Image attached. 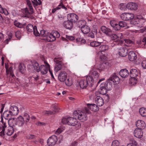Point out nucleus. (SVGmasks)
<instances>
[{
	"label": "nucleus",
	"mask_w": 146,
	"mask_h": 146,
	"mask_svg": "<svg viewBox=\"0 0 146 146\" xmlns=\"http://www.w3.org/2000/svg\"><path fill=\"white\" fill-rule=\"evenodd\" d=\"M73 116L76 118H77L82 122L85 121L87 119L86 113L80 110L75 111L73 113Z\"/></svg>",
	"instance_id": "nucleus-2"
},
{
	"label": "nucleus",
	"mask_w": 146,
	"mask_h": 146,
	"mask_svg": "<svg viewBox=\"0 0 146 146\" xmlns=\"http://www.w3.org/2000/svg\"><path fill=\"white\" fill-rule=\"evenodd\" d=\"M15 131L14 128L11 127H8L5 131L6 133L8 135L11 136L12 135Z\"/></svg>",
	"instance_id": "nucleus-34"
},
{
	"label": "nucleus",
	"mask_w": 146,
	"mask_h": 146,
	"mask_svg": "<svg viewBox=\"0 0 146 146\" xmlns=\"http://www.w3.org/2000/svg\"><path fill=\"white\" fill-rule=\"evenodd\" d=\"M134 16V15L132 13H125L121 15V18L123 20L128 21L133 19Z\"/></svg>",
	"instance_id": "nucleus-9"
},
{
	"label": "nucleus",
	"mask_w": 146,
	"mask_h": 146,
	"mask_svg": "<svg viewBox=\"0 0 146 146\" xmlns=\"http://www.w3.org/2000/svg\"><path fill=\"white\" fill-rule=\"evenodd\" d=\"M137 18L138 19H139V22L140 23H142V22L144 23L145 22V21L144 20V18L138 15Z\"/></svg>",
	"instance_id": "nucleus-59"
},
{
	"label": "nucleus",
	"mask_w": 146,
	"mask_h": 146,
	"mask_svg": "<svg viewBox=\"0 0 146 146\" xmlns=\"http://www.w3.org/2000/svg\"><path fill=\"white\" fill-rule=\"evenodd\" d=\"M86 24V21L84 20H81L78 21L77 23V25L79 27H83Z\"/></svg>",
	"instance_id": "nucleus-40"
},
{
	"label": "nucleus",
	"mask_w": 146,
	"mask_h": 146,
	"mask_svg": "<svg viewBox=\"0 0 146 146\" xmlns=\"http://www.w3.org/2000/svg\"><path fill=\"white\" fill-rule=\"evenodd\" d=\"M118 23L121 28V27H125L127 26L126 23L125 22L123 21H119Z\"/></svg>",
	"instance_id": "nucleus-55"
},
{
	"label": "nucleus",
	"mask_w": 146,
	"mask_h": 146,
	"mask_svg": "<svg viewBox=\"0 0 146 146\" xmlns=\"http://www.w3.org/2000/svg\"><path fill=\"white\" fill-rule=\"evenodd\" d=\"M13 35L12 33H10L8 35V38L4 41V43L5 44H7L8 43L9 41H10L12 38Z\"/></svg>",
	"instance_id": "nucleus-48"
},
{
	"label": "nucleus",
	"mask_w": 146,
	"mask_h": 146,
	"mask_svg": "<svg viewBox=\"0 0 146 146\" xmlns=\"http://www.w3.org/2000/svg\"><path fill=\"white\" fill-rule=\"evenodd\" d=\"M16 125L19 127H22L25 124V122L24 120L23 117L20 115L16 119Z\"/></svg>",
	"instance_id": "nucleus-14"
},
{
	"label": "nucleus",
	"mask_w": 146,
	"mask_h": 146,
	"mask_svg": "<svg viewBox=\"0 0 146 146\" xmlns=\"http://www.w3.org/2000/svg\"><path fill=\"white\" fill-rule=\"evenodd\" d=\"M67 18L68 20L73 23L76 22L78 19V16L74 13L68 14Z\"/></svg>",
	"instance_id": "nucleus-11"
},
{
	"label": "nucleus",
	"mask_w": 146,
	"mask_h": 146,
	"mask_svg": "<svg viewBox=\"0 0 146 146\" xmlns=\"http://www.w3.org/2000/svg\"><path fill=\"white\" fill-rule=\"evenodd\" d=\"M98 70L96 68V66L95 65L93 67L92 70L90 71V74L91 75V76L94 77L95 80H97L99 78L100 76V74L97 70Z\"/></svg>",
	"instance_id": "nucleus-6"
},
{
	"label": "nucleus",
	"mask_w": 146,
	"mask_h": 146,
	"mask_svg": "<svg viewBox=\"0 0 146 146\" xmlns=\"http://www.w3.org/2000/svg\"><path fill=\"white\" fill-rule=\"evenodd\" d=\"M16 120H15L14 118L13 119L11 118L9 119L8 121V123L9 127H14L15 125H16Z\"/></svg>",
	"instance_id": "nucleus-39"
},
{
	"label": "nucleus",
	"mask_w": 146,
	"mask_h": 146,
	"mask_svg": "<svg viewBox=\"0 0 146 146\" xmlns=\"http://www.w3.org/2000/svg\"><path fill=\"white\" fill-rule=\"evenodd\" d=\"M112 146H119L120 143L117 140H115L113 141L112 143Z\"/></svg>",
	"instance_id": "nucleus-54"
},
{
	"label": "nucleus",
	"mask_w": 146,
	"mask_h": 146,
	"mask_svg": "<svg viewBox=\"0 0 146 146\" xmlns=\"http://www.w3.org/2000/svg\"><path fill=\"white\" fill-rule=\"evenodd\" d=\"M112 40H116L118 38V37L117 35L114 33L113 32L109 36Z\"/></svg>",
	"instance_id": "nucleus-52"
},
{
	"label": "nucleus",
	"mask_w": 146,
	"mask_h": 146,
	"mask_svg": "<svg viewBox=\"0 0 146 146\" xmlns=\"http://www.w3.org/2000/svg\"><path fill=\"white\" fill-rule=\"evenodd\" d=\"M87 35L89 37H90L92 38H94V33L92 32H89Z\"/></svg>",
	"instance_id": "nucleus-64"
},
{
	"label": "nucleus",
	"mask_w": 146,
	"mask_h": 146,
	"mask_svg": "<svg viewBox=\"0 0 146 146\" xmlns=\"http://www.w3.org/2000/svg\"><path fill=\"white\" fill-rule=\"evenodd\" d=\"M126 8L131 10H135L137 9L138 6L135 3L129 2L126 5Z\"/></svg>",
	"instance_id": "nucleus-17"
},
{
	"label": "nucleus",
	"mask_w": 146,
	"mask_h": 146,
	"mask_svg": "<svg viewBox=\"0 0 146 146\" xmlns=\"http://www.w3.org/2000/svg\"><path fill=\"white\" fill-rule=\"evenodd\" d=\"M12 68H11V67L9 68V70H7V69H6V72L7 74L8 73H10L11 74V75L12 76V77H13L15 76L14 74L12 73Z\"/></svg>",
	"instance_id": "nucleus-62"
},
{
	"label": "nucleus",
	"mask_w": 146,
	"mask_h": 146,
	"mask_svg": "<svg viewBox=\"0 0 146 146\" xmlns=\"http://www.w3.org/2000/svg\"><path fill=\"white\" fill-rule=\"evenodd\" d=\"M47 33V31L44 30H42L40 31V35L41 36L43 37V38H41L42 40H44V38L45 36L47 37V36L46 35V34Z\"/></svg>",
	"instance_id": "nucleus-47"
},
{
	"label": "nucleus",
	"mask_w": 146,
	"mask_h": 146,
	"mask_svg": "<svg viewBox=\"0 0 146 146\" xmlns=\"http://www.w3.org/2000/svg\"><path fill=\"white\" fill-rule=\"evenodd\" d=\"M138 72L137 70L135 69H131L130 72L129 74L131 77H137L138 75Z\"/></svg>",
	"instance_id": "nucleus-35"
},
{
	"label": "nucleus",
	"mask_w": 146,
	"mask_h": 146,
	"mask_svg": "<svg viewBox=\"0 0 146 146\" xmlns=\"http://www.w3.org/2000/svg\"><path fill=\"white\" fill-rule=\"evenodd\" d=\"M69 117L66 118H64L62 120V123L64 124H68V121L69 120Z\"/></svg>",
	"instance_id": "nucleus-57"
},
{
	"label": "nucleus",
	"mask_w": 146,
	"mask_h": 146,
	"mask_svg": "<svg viewBox=\"0 0 146 146\" xmlns=\"http://www.w3.org/2000/svg\"><path fill=\"white\" fill-rule=\"evenodd\" d=\"M26 29L29 32H32L34 29V27L31 24H29L27 26Z\"/></svg>",
	"instance_id": "nucleus-44"
},
{
	"label": "nucleus",
	"mask_w": 146,
	"mask_h": 146,
	"mask_svg": "<svg viewBox=\"0 0 146 146\" xmlns=\"http://www.w3.org/2000/svg\"><path fill=\"white\" fill-rule=\"evenodd\" d=\"M136 125L137 127V128L140 129H143L145 127V123L143 121L141 120H139L137 121Z\"/></svg>",
	"instance_id": "nucleus-18"
},
{
	"label": "nucleus",
	"mask_w": 146,
	"mask_h": 146,
	"mask_svg": "<svg viewBox=\"0 0 146 146\" xmlns=\"http://www.w3.org/2000/svg\"><path fill=\"white\" fill-rule=\"evenodd\" d=\"M63 25L65 27L68 29H71L73 27V23L68 20L64 21Z\"/></svg>",
	"instance_id": "nucleus-32"
},
{
	"label": "nucleus",
	"mask_w": 146,
	"mask_h": 146,
	"mask_svg": "<svg viewBox=\"0 0 146 146\" xmlns=\"http://www.w3.org/2000/svg\"><path fill=\"white\" fill-rule=\"evenodd\" d=\"M125 42L127 44L129 45H132L135 43V41L134 40H131L130 39H127L125 40Z\"/></svg>",
	"instance_id": "nucleus-51"
},
{
	"label": "nucleus",
	"mask_w": 146,
	"mask_h": 146,
	"mask_svg": "<svg viewBox=\"0 0 146 146\" xmlns=\"http://www.w3.org/2000/svg\"><path fill=\"white\" fill-rule=\"evenodd\" d=\"M80 29L82 32L84 34H88L90 32V27L86 25L83 27H81Z\"/></svg>",
	"instance_id": "nucleus-33"
},
{
	"label": "nucleus",
	"mask_w": 146,
	"mask_h": 146,
	"mask_svg": "<svg viewBox=\"0 0 146 146\" xmlns=\"http://www.w3.org/2000/svg\"><path fill=\"white\" fill-rule=\"evenodd\" d=\"M101 31L107 36H109L113 31L110 28H107L105 26H102L101 28Z\"/></svg>",
	"instance_id": "nucleus-13"
},
{
	"label": "nucleus",
	"mask_w": 146,
	"mask_h": 146,
	"mask_svg": "<svg viewBox=\"0 0 146 146\" xmlns=\"http://www.w3.org/2000/svg\"><path fill=\"white\" fill-rule=\"evenodd\" d=\"M23 118L25 122V124L27 125L29 121L30 120V117L29 115L27 113H24Z\"/></svg>",
	"instance_id": "nucleus-38"
},
{
	"label": "nucleus",
	"mask_w": 146,
	"mask_h": 146,
	"mask_svg": "<svg viewBox=\"0 0 146 146\" xmlns=\"http://www.w3.org/2000/svg\"><path fill=\"white\" fill-rule=\"evenodd\" d=\"M19 71L22 74H24L25 72V67L23 63H20L19 66Z\"/></svg>",
	"instance_id": "nucleus-37"
},
{
	"label": "nucleus",
	"mask_w": 146,
	"mask_h": 146,
	"mask_svg": "<svg viewBox=\"0 0 146 146\" xmlns=\"http://www.w3.org/2000/svg\"><path fill=\"white\" fill-rule=\"evenodd\" d=\"M120 76L123 78L127 77L129 75L128 71L126 69H123L120 70L119 72Z\"/></svg>",
	"instance_id": "nucleus-30"
},
{
	"label": "nucleus",
	"mask_w": 146,
	"mask_h": 146,
	"mask_svg": "<svg viewBox=\"0 0 146 146\" xmlns=\"http://www.w3.org/2000/svg\"><path fill=\"white\" fill-rule=\"evenodd\" d=\"M9 110L5 111L3 112L2 117L3 116L6 119H11L12 116H13Z\"/></svg>",
	"instance_id": "nucleus-25"
},
{
	"label": "nucleus",
	"mask_w": 146,
	"mask_h": 146,
	"mask_svg": "<svg viewBox=\"0 0 146 146\" xmlns=\"http://www.w3.org/2000/svg\"><path fill=\"white\" fill-rule=\"evenodd\" d=\"M43 113L44 114H47L48 115H51L55 114L54 111H44L43 112Z\"/></svg>",
	"instance_id": "nucleus-56"
},
{
	"label": "nucleus",
	"mask_w": 146,
	"mask_h": 146,
	"mask_svg": "<svg viewBox=\"0 0 146 146\" xmlns=\"http://www.w3.org/2000/svg\"><path fill=\"white\" fill-rule=\"evenodd\" d=\"M32 1L34 6L40 5V2H38L37 0H33V1Z\"/></svg>",
	"instance_id": "nucleus-61"
},
{
	"label": "nucleus",
	"mask_w": 146,
	"mask_h": 146,
	"mask_svg": "<svg viewBox=\"0 0 146 146\" xmlns=\"http://www.w3.org/2000/svg\"><path fill=\"white\" fill-rule=\"evenodd\" d=\"M139 112L142 116L146 117V108H140L139 110Z\"/></svg>",
	"instance_id": "nucleus-42"
},
{
	"label": "nucleus",
	"mask_w": 146,
	"mask_h": 146,
	"mask_svg": "<svg viewBox=\"0 0 146 146\" xmlns=\"http://www.w3.org/2000/svg\"><path fill=\"white\" fill-rule=\"evenodd\" d=\"M27 4L29 7V10L27 8H26L23 9V12L25 15V17L31 19H33L34 17L32 14L34 13V11L31 4L29 0L27 1Z\"/></svg>",
	"instance_id": "nucleus-1"
},
{
	"label": "nucleus",
	"mask_w": 146,
	"mask_h": 146,
	"mask_svg": "<svg viewBox=\"0 0 146 146\" xmlns=\"http://www.w3.org/2000/svg\"><path fill=\"white\" fill-rule=\"evenodd\" d=\"M57 141V137L55 135H54L48 139L47 143L49 146H53L55 145Z\"/></svg>",
	"instance_id": "nucleus-8"
},
{
	"label": "nucleus",
	"mask_w": 146,
	"mask_h": 146,
	"mask_svg": "<svg viewBox=\"0 0 146 146\" xmlns=\"http://www.w3.org/2000/svg\"><path fill=\"white\" fill-rule=\"evenodd\" d=\"M65 83L66 85L68 86H71L73 84V82L71 78H68L66 81Z\"/></svg>",
	"instance_id": "nucleus-50"
},
{
	"label": "nucleus",
	"mask_w": 146,
	"mask_h": 146,
	"mask_svg": "<svg viewBox=\"0 0 146 146\" xmlns=\"http://www.w3.org/2000/svg\"><path fill=\"white\" fill-rule=\"evenodd\" d=\"M52 108L54 109V110L53 111H54V113L58 111V108L56 106V105L54 104H52Z\"/></svg>",
	"instance_id": "nucleus-58"
},
{
	"label": "nucleus",
	"mask_w": 146,
	"mask_h": 146,
	"mask_svg": "<svg viewBox=\"0 0 146 146\" xmlns=\"http://www.w3.org/2000/svg\"><path fill=\"white\" fill-rule=\"evenodd\" d=\"M7 126L6 125V123L3 122L2 119H1V123H0V131L1 130V133L2 135H4V132L5 129Z\"/></svg>",
	"instance_id": "nucleus-26"
},
{
	"label": "nucleus",
	"mask_w": 146,
	"mask_h": 146,
	"mask_svg": "<svg viewBox=\"0 0 146 146\" xmlns=\"http://www.w3.org/2000/svg\"><path fill=\"white\" fill-rule=\"evenodd\" d=\"M113 29L115 31H118L120 30L121 28L119 26V24H118L116 23V24L115 25L114 27L113 28Z\"/></svg>",
	"instance_id": "nucleus-60"
},
{
	"label": "nucleus",
	"mask_w": 146,
	"mask_h": 146,
	"mask_svg": "<svg viewBox=\"0 0 146 146\" xmlns=\"http://www.w3.org/2000/svg\"><path fill=\"white\" fill-rule=\"evenodd\" d=\"M128 58L129 60L131 61H133L137 58V55L133 51H130L128 54Z\"/></svg>",
	"instance_id": "nucleus-22"
},
{
	"label": "nucleus",
	"mask_w": 146,
	"mask_h": 146,
	"mask_svg": "<svg viewBox=\"0 0 146 146\" xmlns=\"http://www.w3.org/2000/svg\"><path fill=\"white\" fill-rule=\"evenodd\" d=\"M109 67V64L108 62H103L96 66V68L100 72L108 68Z\"/></svg>",
	"instance_id": "nucleus-12"
},
{
	"label": "nucleus",
	"mask_w": 146,
	"mask_h": 146,
	"mask_svg": "<svg viewBox=\"0 0 146 146\" xmlns=\"http://www.w3.org/2000/svg\"><path fill=\"white\" fill-rule=\"evenodd\" d=\"M119 55L122 57L126 56L128 53L127 49L125 47L121 48L118 51Z\"/></svg>",
	"instance_id": "nucleus-16"
},
{
	"label": "nucleus",
	"mask_w": 146,
	"mask_h": 146,
	"mask_svg": "<svg viewBox=\"0 0 146 146\" xmlns=\"http://www.w3.org/2000/svg\"><path fill=\"white\" fill-rule=\"evenodd\" d=\"M87 83L88 84V86L90 87H92L94 84V81L95 80L93 77L90 76H88L86 77L85 80Z\"/></svg>",
	"instance_id": "nucleus-28"
},
{
	"label": "nucleus",
	"mask_w": 146,
	"mask_h": 146,
	"mask_svg": "<svg viewBox=\"0 0 146 146\" xmlns=\"http://www.w3.org/2000/svg\"><path fill=\"white\" fill-rule=\"evenodd\" d=\"M67 77V74L65 71H62L59 74L58 78V80L61 82H64L65 81Z\"/></svg>",
	"instance_id": "nucleus-15"
},
{
	"label": "nucleus",
	"mask_w": 146,
	"mask_h": 146,
	"mask_svg": "<svg viewBox=\"0 0 146 146\" xmlns=\"http://www.w3.org/2000/svg\"><path fill=\"white\" fill-rule=\"evenodd\" d=\"M102 42L96 41H93L90 43V46L92 47H98L101 44Z\"/></svg>",
	"instance_id": "nucleus-41"
},
{
	"label": "nucleus",
	"mask_w": 146,
	"mask_h": 146,
	"mask_svg": "<svg viewBox=\"0 0 146 146\" xmlns=\"http://www.w3.org/2000/svg\"><path fill=\"white\" fill-rule=\"evenodd\" d=\"M63 60L62 58L61 57H56L54 59V61L56 63V64L62 63Z\"/></svg>",
	"instance_id": "nucleus-45"
},
{
	"label": "nucleus",
	"mask_w": 146,
	"mask_h": 146,
	"mask_svg": "<svg viewBox=\"0 0 146 146\" xmlns=\"http://www.w3.org/2000/svg\"><path fill=\"white\" fill-rule=\"evenodd\" d=\"M141 129L136 128L134 130V134L135 136L137 138H140L142 137L143 133Z\"/></svg>",
	"instance_id": "nucleus-20"
},
{
	"label": "nucleus",
	"mask_w": 146,
	"mask_h": 146,
	"mask_svg": "<svg viewBox=\"0 0 146 146\" xmlns=\"http://www.w3.org/2000/svg\"><path fill=\"white\" fill-rule=\"evenodd\" d=\"M109 48L108 46L106 44L101 45L99 48V50L101 52H105L108 50Z\"/></svg>",
	"instance_id": "nucleus-36"
},
{
	"label": "nucleus",
	"mask_w": 146,
	"mask_h": 146,
	"mask_svg": "<svg viewBox=\"0 0 146 146\" xmlns=\"http://www.w3.org/2000/svg\"><path fill=\"white\" fill-rule=\"evenodd\" d=\"M79 85L81 88L82 89H86L88 86L87 82L85 80L82 79L79 82Z\"/></svg>",
	"instance_id": "nucleus-27"
},
{
	"label": "nucleus",
	"mask_w": 146,
	"mask_h": 146,
	"mask_svg": "<svg viewBox=\"0 0 146 146\" xmlns=\"http://www.w3.org/2000/svg\"><path fill=\"white\" fill-rule=\"evenodd\" d=\"M69 120L68 121V124L72 126H75L78 124V122L76 118L72 117H69Z\"/></svg>",
	"instance_id": "nucleus-23"
},
{
	"label": "nucleus",
	"mask_w": 146,
	"mask_h": 146,
	"mask_svg": "<svg viewBox=\"0 0 146 146\" xmlns=\"http://www.w3.org/2000/svg\"><path fill=\"white\" fill-rule=\"evenodd\" d=\"M40 67L38 64L36 62H33L32 65H29L28 68L31 71H33L35 70L37 72H40Z\"/></svg>",
	"instance_id": "nucleus-10"
},
{
	"label": "nucleus",
	"mask_w": 146,
	"mask_h": 146,
	"mask_svg": "<svg viewBox=\"0 0 146 146\" xmlns=\"http://www.w3.org/2000/svg\"><path fill=\"white\" fill-rule=\"evenodd\" d=\"M73 116L76 118H77L82 122L85 121L87 119L86 113L80 110L75 111L73 113Z\"/></svg>",
	"instance_id": "nucleus-4"
},
{
	"label": "nucleus",
	"mask_w": 146,
	"mask_h": 146,
	"mask_svg": "<svg viewBox=\"0 0 146 146\" xmlns=\"http://www.w3.org/2000/svg\"><path fill=\"white\" fill-rule=\"evenodd\" d=\"M112 88V86L110 83L108 84L107 82H106L101 84L99 91L101 94L105 95L106 94L107 91L111 90Z\"/></svg>",
	"instance_id": "nucleus-5"
},
{
	"label": "nucleus",
	"mask_w": 146,
	"mask_h": 146,
	"mask_svg": "<svg viewBox=\"0 0 146 146\" xmlns=\"http://www.w3.org/2000/svg\"><path fill=\"white\" fill-rule=\"evenodd\" d=\"M51 33L54 36L56 39V38H59L60 37V35L59 33L57 31H52Z\"/></svg>",
	"instance_id": "nucleus-49"
},
{
	"label": "nucleus",
	"mask_w": 146,
	"mask_h": 146,
	"mask_svg": "<svg viewBox=\"0 0 146 146\" xmlns=\"http://www.w3.org/2000/svg\"><path fill=\"white\" fill-rule=\"evenodd\" d=\"M44 40H45L46 41L50 42H53L55 41L56 39L55 37L51 33L49 35L47 36V37L45 36L44 38Z\"/></svg>",
	"instance_id": "nucleus-31"
},
{
	"label": "nucleus",
	"mask_w": 146,
	"mask_h": 146,
	"mask_svg": "<svg viewBox=\"0 0 146 146\" xmlns=\"http://www.w3.org/2000/svg\"><path fill=\"white\" fill-rule=\"evenodd\" d=\"M96 103L97 106H101L104 104V101L102 98L100 96H97L95 99Z\"/></svg>",
	"instance_id": "nucleus-24"
},
{
	"label": "nucleus",
	"mask_w": 146,
	"mask_h": 146,
	"mask_svg": "<svg viewBox=\"0 0 146 146\" xmlns=\"http://www.w3.org/2000/svg\"><path fill=\"white\" fill-rule=\"evenodd\" d=\"M15 36L17 38L20 39L21 36V32L19 31H16L15 33Z\"/></svg>",
	"instance_id": "nucleus-63"
},
{
	"label": "nucleus",
	"mask_w": 146,
	"mask_h": 146,
	"mask_svg": "<svg viewBox=\"0 0 146 146\" xmlns=\"http://www.w3.org/2000/svg\"><path fill=\"white\" fill-rule=\"evenodd\" d=\"M87 106L88 108L93 111H97L99 110V107L94 104H87Z\"/></svg>",
	"instance_id": "nucleus-29"
},
{
	"label": "nucleus",
	"mask_w": 146,
	"mask_h": 146,
	"mask_svg": "<svg viewBox=\"0 0 146 146\" xmlns=\"http://www.w3.org/2000/svg\"><path fill=\"white\" fill-rule=\"evenodd\" d=\"M62 63H59L57 64H56L54 67V71L56 72H57L59 70H61L62 68Z\"/></svg>",
	"instance_id": "nucleus-43"
},
{
	"label": "nucleus",
	"mask_w": 146,
	"mask_h": 146,
	"mask_svg": "<svg viewBox=\"0 0 146 146\" xmlns=\"http://www.w3.org/2000/svg\"><path fill=\"white\" fill-rule=\"evenodd\" d=\"M73 116L76 118H77L82 122L85 121L87 119L86 113L80 110L75 111L73 113Z\"/></svg>",
	"instance_id": "nucleus-3"
},
{
	"label": "nucleus",
	"mask_w": 146,
	"mask_h": 146,
	"mask_svg": "<svg viewBox=\"0 0 146 146\" xmlns=\"http://www.w3.org/2000/svg\"><path fill=\"white\" fill-rule=\"evenodd\" d=\"M34 34L36 36H39L40 35V34L38 31L37 27L36 26H34V29L33 31Z\"/></svg>",
	"instance_id": "nucleus-53"
},
{
	"label": "nucleus",
	"mask_w": 146,
	"mask_h": 146,
	"mask_svg": "<svg viewBox=\"0 0 146 146\" xmlns=\"http://www.w3.org/2000/svg\"><path fill=\"white\" fill-rule=\"evenodd\" d=\"M109 80L115 84H118L120 81L119 78L115 74H113L110 78Z\"/></svg>",
	"instance_id": "nucleus-19"
},
{
	"label": "nucleus",
	"mask_w": 146,
	"mask_h": 146,
	"mask_svg": "<svg viewBox=\"0 0 146 146\" xmlns=\"http://www.w3.org/2000/svg\"><path fill=\"white\" fill-rule=\"evenodd\" d=\"M45 66L41 65L39 67L40 71L42 74H46L48 72V69L50 68V66L46 61H44Z\"/></svg>",
	"instance_id": "nucleus-7"
},
{
	"label": "nucleus",
	"mask_w": 146,
	"mask_h": 146,
	"mask_svg": "<svg viewBox=\"0 0 146 146\" xmlns=\"http://www.w3.org/2000/svg\"><path fill=\"white\" fill-rule=\"evenodd\" d=\"M129 82L132 85L136 84L137 82V77H131V78L129 79Z\"/></svg>",
	"instance_id": "nucleus-46"
},
{
	"label": "nucleus",
	"mask_w": 146,
	"mask_h": 146,
	"mask_svg": "<svg viewBox=\"0 0 146 146\" xmlns=\"http://www.w3.org/2000/svg\"><path fill=\"white\" fill-rule=\"evenodd\" d=\"M9 111L13 116L17 115L19 112L18 108L15 106H11L10 108Z\"/></svg>",
	"instance_id": "nucleus-21"
}]
</instances>
